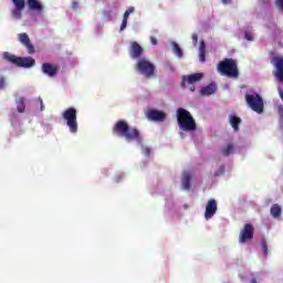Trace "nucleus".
<instances>
[{
	"mask_svg": "<svg viewBox=\"0 0 283 283\" xmlns=\"http://www.w3.org/2000/svg\"><path fill=\"white\" fill-rule=\"evenodd\" d=\"M123 19L128 20L129 19V13H126V11H125Z\"/></svg>",
	"mask_w": 283,
	"mask_h": 283,
	"instance_id": "40",
	"label": "nucleus"
},
{
	"mask_svg": "<svg viewBox=\"0 0 283 283\" xmlns=\"http://www.w3.org/2000/svg\"><path fill=\"white\" fill-rule=\"evenodd\" d=\"M125 28H127V20L125 18H123V21L120 24V32H123V30H125Z\"/></svg>",
	"mask_w": 283,
	"mask_h": 283,
	"instance_id": "30",
	"label": "nucleus"
},
{
	"mask_svg": "<svg viewBox=\"0 0 283 283\" xmlns=\"http://www.w3.org/2000/svg\"><path fill=\"white\" fill-rule=\"evenodd\" d=\"M206 56H207L206 51H199V61H201V63H205Z\"/></svg>",
	"mask_w": 283,
	"mask_h": 283,
	"instance_id": "27",
	"label": "nucleus"
},
{
	"mask_svg": "<svg viewBox=\"0 0 283 283\" xmlns=\"http://www.w3.org/2000/svg\"><path fill=\"white\" fill-rule=\"evenodd\" d=\"M206 48L207 45L205 44V41H201L199 45V52H206Z\"/></svg>",
	"mask_w": 283,
	"mask_h": 283,
	"instance_id": "31",
	"label": "nucleus"
},
{
	"mask_svg": "<svg viewBox=\"0 0 283 283\" xmlns=\"http://www.w3.org/2000/svg\"><path fill=\"white\" fill-rule=\"evenodd\" d=\"M41 70L43 74L50 76L51 78L59 74V66L50 63H43Z\"/></svg>",
	"mask_w": 283,
	"mask_h": 283,
	"instance_id": "14",
	"label": "nucleus"
},
{
	"mask_svg": "<svg viewBox=\"0 0 283 283\" xmlns=\"http://www.w3.org/2000/svg\"><path fill=\"white\" fill-rule=\"evenodd\" d=\"M205 78V74L202 73H193L190 75H184L181 77V87H187V85H193V83H199Z\"/></svg>",
	"mask_w": 283,
	"mask_h": 283,
	"instance_id": "9",
	"label": "nucleus"
},
{
	"mask_svg": "<svg viewBox=\"0 0 283 283\" xmlns=\"http://www.w3.org/2000/svg\"><path fill=\"white\" fill-rule=\"evenodd\" d=\"M190 92H196V86H190Z\"/></svg>",
	"mask_w": 283,
	"mask_h": 283,
	"instance_id": "42",
	"label": "nucleus"
},
{
	"mask_svg": "<svg viewBox=\"0 0 283 283\" xmlns=\"http://www.w3.org/2000/svg\"><path fill=\"white\" fill-rule=\"evenodd\" d=\"M103 14L106 19H112V11H104Z\"/></svg>",
	"mask_w": 283,
	"mask_h": 283,
	"instance_id": "35",
	"label": "nucleus"
},
{
	"mask_svg": "<svg viewBox=\"0 0 283 283\" xmlns=\"http://www.w3.org/2000/svg\"><path fill=\"white\" fill-rule=\"evenodd\" d=\"M21 12H23V10L15 9V10L12 12V17H13L14 19H21Z\"/></svg>",
	"mask_w": 283,
	"mask_h": 283,
	"instance_id": "25",
	"label": "nucleus"
},
{
	"mask_svg": "<svg viewBox=\"0 0 283 283\" xmlns=\"http://www.w3.org/2000/svg\"><path fill=\"white\" fill-rule=\"evenodd\" d=\"M261 247H262V249H269V245L266 244V240H262V242H261Z\"/></svg>",
	"mask_w": 283,
	"mask_h": 283,
	"instance_id": "37",
	"label": "nucleus"
},
{
	"mask_svg": "<svg viewBox=\"0 0 283 283\" xmlns=\"http://www.w3.org/2000/svg\"><path fill=\"white\" fill-rule=\"evenodd\" d=\"M147 118L148 120H154L155 123H165L167 114H165L163 111L149 109L147 112Z\"/></svg>",
	"mask_w": 283,
	"mask_h": 283,
	"instance_id": "11",
	"label": "nucleus"
},
{
	"mask_svg": "<svg viewBox=\"0 0 283 283\" xmlns=\"http://www.w3.org/2000/svg\"><path fill=\"white\" fill-rule=\"evenodd\" d=\"M15 10H23L25 8V0H12Z\"/></svg>",
	"mask_w": 283,
	"mask_h": 283,
	"instance_id": "22",
	"label": "nucleus"
},
{
	"mask_svg": "<svg viewBox=\"0 0 283 283\" xmlns=\"http://www.w3.org/2000/svg\"><path fill=\"white\" fill-rule=\"evenodd\" d=\"M229 120H230V125L233 128V130L240 132V124L242 123V118H240L235 115H230Z\"/></svg>",
	"mask_w": 283,
	"mask_h": 283,
	"instance_id": "17",
	"label": "nucleus"
},
{
	"mask_svg": "<svg viewBox=\"0 0 283 283\" xmlns=\"http://www.w3.org/2000/svg\"><path fill=\"white\" fill-rule=\"evenodd\" d=\"M245 103L252 109V112H256V114H262L264 112V99L262 95L258 93L245 94Z\"/></svg>",
	"mask_w": 283,
	"mask_h": 283,
	"instance_id": "5",
	"label": "nucleus"
},
{
	"mask_svg": "<svg viewBox=\"0 0 283 283\" xmlns=\"http://www.w3.org/2000/svg\"><path fill=\"white\" fill-rule=\"evenodd\" d=\"M6 87V77H0V90H3Z\"/></svg>",
	"mask_w": 283,
	"mask_h": 283,
	"instance_id": "33",
	"label": "nucleus"
},
{
	"mask_svg": "<svg viewBox=\"0 0 283 283\" xmlns=\"http://www.w3.org/2000/svg\"><path fill=\"white\" fill-rule=\"evenodd\" d=\"M192 43H193V45H198V34L197 33L192 34Z\"/></svg>",
	"mask_w": 283,
	"mask_h": 283,
	"instance_id": "32",
	"label": "nucleus"
},
{
	"mask_svg": "<svg viewBox=\"0 0 283 283\" xmlns=\"http://www.w3.org/2000/svg\"><path fill=\"white\" fill-rule=\"evenodd\" d=\"M76 108L69 107L62 113V118L66 122V125L71 134L78 132V122L76 120Z\"/></svg>",
	"mask_w": 283,
	"mask_h": 283,
	"instance_id": "6",
	"label": "nucleus"
},
{
	"mask_svg": "<svg viewBox=\"0 0 283 283\" xmlns=\"http://www.w3.org/2000/svg\"><path fill=\"white\" fill-rule=\"evenodd\" d=\"M218 72L222 76H228V78H238L240 76V71H238V62L233 59H224L218 64Z\"/></svg>",
	"mask_w": 283,
	"mask_h": 283,
	"instance_id": "3",
	"label": "nucleus"
},
{
	"mask_svg": "<svg viewBox=\"0 0 283 283\" xmlns=\"http://www.w3.org/2000/svg\"><path fill=\"white\" fill-rule=\"evenodd\" d=\"M279 115L281 116V119L283 120V105H280L277 107Z\"/></svg>",
	"mask_w": 283,
	"mask_h": 283,
	"instance_id": "34",
	"label": "nucleus"
},
{
	"mask_svg": "<svg viewBox=\"0 0 283 283\" xmlns=\"http://www.w3.org/2000/svg\"><path fill=\"white\" fill-rule=\"evenodd\" d=\"M218 86L216 83H210L206 87H202L200 91L201 96H211V94H216Z\"/></svg>",
	"mask_w": 283,
	"mask_h": 283,
	"instance_id": "16",
	"label": "nucleus"
},
{
	"mask_svg": "<svg viewBox=\"0 0 283 283\" xmlns=\"http://www.w3.org/2000/svg\"><path fill=\"white\" fill-rule=\"evenodd\" d=\"M172 51L175 52V54H177V56L182 57V49H180V45H178V43H172Z\"/></svg>",
	"mask_w": 283,
	"mask_h": 283,
	"instance_id": "23",
	"label": "nucleus"
},
{
	"mask_svg": "<svg viewBox=\"0 0 283 283\" xmlns=\"http://www.w3.org/2000/svg\"><path fill=\"white\" fill-rule=\"evenodd\" d=\"M251 283H258V281H256L255 279H253V280L251 281Z\"/></svg>",
	"mask_w": 283,
	"mask_h": 283,
	"instance_id": "43",
	"label": "nucleus"
},
{
	"mask_svg": "<svg viewBox=\"0 0 283 283\" xmlns=\"http://www.w3.org/2000/svg\"><path fill=\"white\" fill-rule=\"evenodd\" d=\"M19 41L22 43L23 46L27 48L29 54H34V45L30 42V36L28 33H20Z\"/></svg>",
	"mask_w": 283,
	"mask_h": 283,
	"instance_id": "13",
	"label": "nucleus"
},
{
	"mask_svg": "<svg viewBox=\"0 0 283 283\" xmlns=\"http://www.w3.org/2000/svg\"><path fill=\"white\" fill-rule=\"evenodd\" d=\"M113 134L119 138H125L127 143L136 140L138 145L143 144V136H140V130L129 127V124L123 119H119L115 123L113 127Z\"/></svg>",
	"mask_w": 283,
	"mask_h": 283,
	"instance_id": "1",
	"label": "nucleus"
},
{
	"mask_svg": "<svg viewBox=\"0 0 283 283\" xmlns=\"http://www.w3.org/2000/svg\"><path fill=\"white\" fill-rule=\"evenodd\" d=\"M15 103H17V111L19 112V114H23V112H25V98L19 97Z\"/></svg>",
	"mask_w": 283,
	"mask_h": 283,
	"instance_id": "21",
	"label": "nucleus"
},
{
	"mask_svg": "<svg viewBox=\"0 0 283 283\" xmlns=\"http://www.w3.org/2000/svg\"><path fill=\"white\" fill-rule=\"evenodd\" d=\"M224 174V166H220L219 170L214 172L216 178Z\"/></svg>",
	"mask_w": 283,
	"mask_h": 283,
	"instance_id": "28",
	"label": "nucleus"
},
{
	"mask_svg": "<svg viewBox=\"0 0 283 283\" xmlns=\"http://www.w3.org/2000/svg\"><path fill=\"white\" fill-rule=\"evenodd\" d=\"M222 3L227 4V3H231V0H221Z\"/></svg>",
	"mask_w": 283,
	"mask_h": 283,
	"instance_id": "41",
	"label": "nucleus"
},
{
	"mask_svg": "<svg viewBox=\"0 0 283 283\" xmlns=\"http://www.w3.org/2000/svg\"><path fill=\"white\" fill-rule=\"evenodd\" d=\"M217 212H218V201H216V199L208 200L206 205V212H205L206 220H211V218H213V214Z\"/></svg>",
	"mask_w": 283,
	"mask_h": 283,
	"instance_id": "12",
	"label": "nucleus"
},
{
	"mask_svg": "<svg viewBox=\"0 0 283 283\" xmlns=\"http://www.w3.org/2000/svg\"><path fill=\"white\" fill-rule=\"evenodd\" d=\"M272 65H274L276 72L275 76L276 78L283 83V57L282 56H274L271 59Z\"/></svg>",
	"mask_w": 283,
	"mask_h": 283,
	"instance_id": "10",
	"label": "nucleus"
},
{
	"mask_svg": "<svg viewBox=\"0 0 283 283\" xmlns=\"http://www.w3.org/2000/svg\"><path fill=\"white\" fill-rule=\"evenodd\" d=\"M29 10H35V12H43V4L39 0H28Z\"/></svg>",
	"mask_w": 283,
	"mask_h": 283,
	"instance_id": "19",
	"label": "nucleus"
},
{
	"mask_svg": "<svg viewBox=\"0 0 283 283\" xmlns=\"http://www.w3.org/2000/svg\"><path fill=\"white\" fill-rule=\"evenodd\" d=\"M255 229L251 223H245L243 229H241L239 234V242L241 244H247V242H251L253 240V233Z\"/></svg>",
	"mask_w": 283,
	"mask_h": 283,
	"instance_id": "8",
	"label": "nucleus"
},
{
	"mask_svg": "<svg viewBox=\"0 0 283 283\" xmlns=\"http://www.w3.org/2000/svg\"><path fill=\"white\" fill-rule=\"evenodd\" d=\"M244 39L247 41H253V33L251 31H245L244 32Z\"/></svg>",
	"mask_w": 283,
	"mask_h": 283,
	"instance_id": "26",
	"label": "nucleus"
},
{
	"mask_svg": "<svg viewBox=\"0 0 283 283\" xmlns=\"http://www.w3.org/2000/svg\"><path fill=\"white\" fill-rule=\"evenodd\" d=\"M181 185L182 189H185L186 191H189V189H191V175H189V172L182 174Z\"/></svg>",
	"mask_w": 283,
	"mask_h": 283,
	"instance_id": "18",
	"label": "nucleus"
},
{
	"mask_svg": "<svg viewBox=\"0 0 283 283\" xmlns=\"http://www.w3.org/2000/svg\"><path fill=\"white\" fill-rule=\"evenodd\" d=\"M275 6L283 12V0H275Z\"/></svg>",
	"mask_w": 283,
	"mask_h": 283,
	"instance_id": "29",
	"label": "nucleus"
},
{
	"mask_svg": "<svg viewBox=\"0 0 283 283\" xmlns=\"http://www.w3.org/2000/svg\"><path fill=\"white\" fill-rule=\"evenodd\" d=\"M233 151V144H229L226 148L222 149L223 156H231Z\"/></svg>",
	"mask_w": 283,
	"mask_h": 283,
	"instance_id": "24",
	"label": "nucleus"
},
{
	"mask_svg": "<svg viewBox=\"0 0 283 283\" xmlns=\"http://www.w3.org/2000/svg\"><path fill=\"white\" fill-rule=\"evenodd\" d=\"M270 213L272 218H280L282 216V206L274 203L270 209Z\"/></svg>",
	"mask_w": 283,
	"mask_h": 283,
	"instance_id": "20",
	"label": "nucleus"
},
{
	"mask_svg": "<svg viewBox=\"0 0 283 283\" xmlns=\"http://www.w3.org/2000/svg\"><path fill=\"white\" fill-rule=\"evenodd\" d=\"M130 56L132 59H140L143 56V46L138 42H133L130 45Z\"/></svg>",
	"mask_w": 283,
	"mask_h": 283,
	"instance_id": "15",
	"label": "nucleus"
},
{
	"mask_svg": "<svg viewBox=\"0 0 283 283\" xmlns=\"http://www.w3.org/2000/svg\"><path fill=\"white\" fill-rule=\"evenodd\" d=\"M40 105H41V112L45 109V106L43 105V99L40 98Z\"/></svg>",
	"mask_w": 283,
	"mask_h": 283,
	"instance_id": "39",
	"label": "nucleus"
},
{
	"mask_svg": "<svg viewBox=\"0 0 283 283\" xmlns=\"http://www.w3.org/2000/svg\"><path fill=\"white\" fill-rule=\"evenodd\" d=\"M150 43L151 45H158V40L154 36H150Z\"/></svg>",
	"mask_w": 283,
	"mask_h": 283,
	"instance_id": "36",
	"label": "nucleus"
},
{
	"mask_svg": "<svg viewBox=\"0 0 283 283\" xmlns=\"http://www.w3.org/2000/svg\"><path fill=\"white\" fill-rule=\"evenodd\" d=\"M2 59H4V61H8V63L18 65V67L30 69V67H34V65H36V61L31 56L19 57L17 55L10 54L9 52H4L2 54Z\"/></svg>",
	"mask_w": 283,
	"mask_h": 283,
	"instance_id": "4",
	"label": "nucleus"
},
{
	"mask_svg": "<svg viewBox=\"0 0 283 283\" xmlns=\"http://www.w3.org/2000/svg\"><path fill=\"white\" fill-rule=\"evenodd\" d=\"M266 253H268V250L265 249V250H264V255H266Z\"/></svg>",
	"mask_w": 283,
	"mask_h": 283,
	"instance_id": "44",
	"label": "nucleus"
},
{
	"mask_svg": "<svg viewBox=\"0 0 283 283\" xmlns=\"http://www.w3.org/2000/svg\"><path fill=\"white\" fill-rule=\"evenodd\" d=\"M177 123L179 129L182 132H196V129H198L196 119H193L191 113L185 108L177 109Z\"/></svg>",
	"mask_w": 283,
	"mask_h": 283,
	"instance_id": "2",
	"label": "nucleus"
},
{
	"mask_svg": "<svg viewBox=\"0 0 283 283\" xmlns=\"http://www.w3.org/2000/svg\"><path fill=\"white\" fill-rule=\"evenodd\" d=\"M125 12L132 14L134 12V7H129Z\"/></svg>",
	"mask_w": 283,
	"mask_h": 283,
	"instance_id": "38",
	"label": "nucleus"
},
{
	"mask_svg": "<svg viewBox=\"0 0 283 283\" xmlns=\"http://www.w3.org/2000/svg\"><path fill=\"white\" fill-rule=\"evenodd\" d=\"M136 70L139 74H143L146 78L156 76V65L147 60H139L136 64Z\"/></svg>",
	"mask_w": 283,
	"mask_h": 283,
	"instance_id": "7",
	"label": "nucleus"
}]
</instances>
